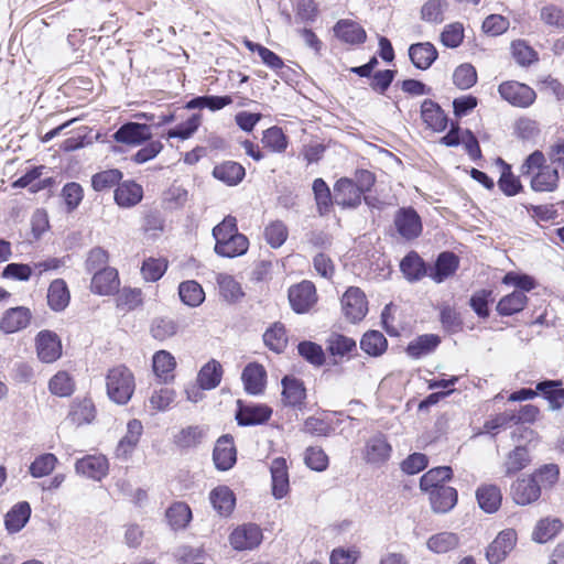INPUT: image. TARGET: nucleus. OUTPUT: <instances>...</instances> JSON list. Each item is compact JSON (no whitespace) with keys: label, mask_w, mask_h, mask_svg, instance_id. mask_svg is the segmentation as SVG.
I'll return each mask as SVG.
<instances>
[{"label":"nucleus","mask_w":564,"mask_h":564,"mask_svg":"<svg viewBox=\"0 0 564 564\" xmlns=\"http://www.w3.org/2000/svg\"><path fill=\"white\" fill-rule=\"evenodd\" d=\"M107 395L117 404H127L134 392L135 381L132 371L119 365L108 370L106 376Z\"/></svg>","instance_id":"nucleus-1"},{"label":"nucleus","mask_w":564,"mask_h":564,"mask_svg":"<svg viewBox=\"0 0 564 564\" xmlns=\"http://www.w3.org/2000/svg\"><path fill=\"white\" fill-rule=\"evenodd\" d=\"M263 540L262 530L254 523H245L229 535V543L236 551H251L257 549Z\"/></svg>","instance_id":"nucleus-2"},{"label":"nucleus","mask_w":564,"mask_h":564,"mask_svg":"<svg viewBox=\"0 0 564 564\" xmlns=\"http://www.w3.org/2000/svg\"><path fill=\"white\" fill-rule=\"evenodd\" d=\"M393 223L398 234L405 240L417 238L423 230L421 217L413 207L398 209Z\"/></svg>","instance_id":"nucleus-3"},{"label":"nucleus","mask_w":564,"mask_h":564,"mask_svg":"<svg viewBox=\"0 0 564 564\" xmlns=\"http://www.w3.org/2000/svg\"><path fill=\"white\" fill-rule=\"evenodd\" d=\"M498 91L502 99L519 108L531 106L536 97L535 91L531 87L513 80L500 84Z\"/></svg>","instance_id":"nucleus-4"},{"label":"nucleus","mask_w":564,"mask_h":564,"mask_svg":"<svg viewBox=\"0 0 564 564\" xmlns=\"http://www.w3.org/2000/svg\"><path fill=\"white\" fill-rule=\"evenodd\" d=\"M517 543V532L513 529H506L498 533L496 539L486 550V558L489 564L501 563L513 550Z\"/></svg>","instance_id":"nucleus-5"},{"label":"nucleus","mask_w":564,"mask_h":564,"mask_svg":"<svg viewBox=\"0 0 564 564\" xmlns=\"http://www.w3.org/2000/svg\"><path fill=\"white\" fill-rule=\"evenodd\" d=\"M345 316L352 323L361 321L368 312V302L365 293L359 289L349 288L341 297Z\"/></svg>","instance_id":"nucleus-6"},{"label":"nucleus","mask_w":564,"mask_h":564,"mask_svg":"<svg viewBox=\"0 0 564 564\" xmlns=\"http://www.w3.org/2000/svg\"><path fill=\"white\" fill-rule=\"evenodd\" d=\"M35 348L39 359L52 364L62 356V343L56 333L41 330L35 337Z\"/></svg>","instance_id":"nucleus-7"},{"label":"nucleus","mask_w":564,"mask_h":564,"mask_svg":"<svg viewBox=\"0 0 564 564\" xmlns=\"http://www.w3.org/2000/svg\"><path fill=\"white\" fill-rule=\"evenodd\" d=\"M289 301L294 312L306 313L317 301L315 285L311 281H302L289 289Z\"/></svg>","instance_id":"nucleus-8"},{"label":"nucleus","mask_w":564,"mask_h":564,"mask_svg":"<svg viewBox=\"0 0 564 564\" xmlns=\"http://www.w3.org/2000/svg\"><path fill=\"white\" fill-rule=\"evenodd\" d=\"M236 420L240 426L260 425L269 421L272 415V409L265 404H245L237 402Z\"/></svg>","instance_id":"nucleus-9"},{"label":"nucleus","mask_w":564,"mask_h":564,"mask_svg":"<svg viewBox=\"0 0 564 564\" xmlns=\"http://www.w3.org/2000/svg\"><path fill=\"white\" fill-rule=\"evenodd\" d=\"M113 139L118 143L127 145H140L151 139L152 132L150 126L139 122H126L115 133Z\"/></svg>","instance_id":"nucleus-10"},{"label":"nucleus","mask_w":564,"mask_h":564,"mask_svg":"<svg viewBox=\"0 0 564 564\" xmlns=\"http://www.w3.org/2000/svg\"><path fill=\"white\" fill-rule=\"evenodd\" d=\"M539 484L529 475L518 478L511 486V496L519 506H527L536 501L541 496Z\"/></svg>","instance_id":"nucleus-11"},{"label":"nucleus","mask_w":564,"mask_h":564,"mask_svg":"<svg viewBox=\"0 0 564 564\" xmlns=\"http://www.w3.org/2000/svg\"><path fill=\"white\" fill-rule=\"evenodd\" d=\"M75 470L77 474L99 481L107 476L109 463L104 455H87L76 460Z\"/></svg>","instance_id":"nucleus-12"},{"label":"nucleus","mask_w":564,"mask_h":564,"mask_svg":"<svg viewBox=\"0 0 564 564\" xmlns=\"http://www.w3.org/2000/svg\"><path fill=\"white\" fill-rule=\"evenodd\" d=\"M215 466L219 470L230 469L237 460V452L234 438L230 435H223L216 442L213 452Z\"/></svg>","instance_id":"nucleus-13"},{"label":"nucleus","mask_w":564,"mask_h":564,"mask_svg":"<svg viewBox=\"0 0 564 564\" xmlns=\"http://www.w3.org/2000/svg\"><path fill=\"white\" fill-rule=\"evenodd\" d=\"M271 489L275 499L284 498L290 490L289 473L286 460L283 457H276L270 466Z\"/></svg>","instance_id":"nucleus-14"},{"label":"nucleus","mask_w":564,"mask_h":564,"mask_svg":"<svg viewBox=\"0 0 564 564\" xmlns=\"http://www.w3.org/2000/svg\"><path fill=\"white\" fill-rule=\"evenodd\" d=\"M335 202L343 207L355 208L360 205L364 194L355 185L354 180L343 177L334 185Z\"/></svg>","instance_id":"nucleus-15"},{"label":"nucleus","mask_w":564,"mask_h":564,"mask_svg":"<svg viewBox=\"0 0 564 564\" xmlns=\"http://www.w3.org/2000/svg\"><path fill=\"white\" fill-rule=\"evenodd\" d=\"M31 311L25 306H17L4 312L0 321V329L6 334L19 332L31 322Z\"/></svg>","instance_id":"nucleus-16"},{"label":"nucleus","mask_w":564,"mask_h":564,"mask_svg":"<svg viewBox=\"0 0 564 564\" xmlns=\"http://www.w3.org/2000/svg\"><path fill=\"white\" fill-rule=\"evenodd\" d=\"M281 383L283 388L282 402L288 406L300 408L306 398L303 381L292 376H285Z\"/></svg>","instance_id":"nucleus-17"},{"label":"nucleus","mask_w":564,"mask_h":564,"mask_svg":"<svg viewBox=\"0 0 564 564\" xmlns=\"http://www.w3.org/2000/svg\"><path fill=\"white\" fill-rule=\"evenodd\" d=\"M458 264L459 259L455 253L444 251L438 254L434 268L430 270L429 276L436 283H442L456 272Z\"/></svg>","instance_id":"nucleus-18"},{"label":"nucleus","mask_w":564,"mask_h":564,"mask_svg":"<svg viewBox=\"0 0 564 564\" xmlns=\"http://www.w3.org/2000/svg\"><path fill=\"white\" fill-rule=\"evenodd\" d=\"M118 288L119 278L116 269L108 267L94 273L90 285L94 293L109 295L116 292Z\"/></svg>","instance_id":"nucleus-19"},{"label":"nucleus","mask_w":564,"mask_h":564,"mask_svg":"<svg viewBox=\"0 0 564 564\" xmlns=\"http://www.w3.org/2000/svg\"><path fill=\"white\" fill-rule=\"evenodd\" d=\"M431 507L436 513H446L457 503V491L449 486H442L429 491Z\"/></svg>","instance_id":"nucleus-20"},{"label":"nucleus","mask_w":564,"mask_h":564,"mask_svg":"<svg viewBox=\"0 0 564 564\" xmlns=\"http://www.w3.org/2000/svg\"><path fill=\"white\" fill-rule=\"evenodd\" d=\"M335 35L347 44H362L366 41L367 34L364 28L352 21L343 19L334 25Z\"/></svg>","instance_id":"nucleus-21"},{"label":"nucleus","mask_w":564,"mask_h":564,"mask_svg":"<svg viewBox=\"0 0 564 564\" xmlns=\"http://www.w3.org/2000/svg\"><path fill=\"white\" fill-rule=\"evenodd\" d=\"M265 369L259 364H249L246 366L241 375L245 390L249 394L253 395H258L263 392L265 387Z\"/></svg>","instance_id":"nucleus-22"},{"label":"nucleus","mask_w":564,"mask_h":564,"mask_svg":"<svg viewBox=\"0 0 564 564\" xmlns=\"http://www.w3.org/2000/svg\"><path fill=\"white\" fill-rule=\"evenodd\" d=\"M437 56V50L430 42L415 43L409 47L411 62L416 68L422 70L430 68Z\"/></svg>","instance_id":"nucleus-23"},{"label":"nucleus","mask_w":564,"mask_h":564,"mask_svg":"<svg viewBox=\"0 0 564 564\" xmlns=\"http://www.w3.org/2000/svg\"><path fill=\"white\" fill-rule=\"evenodd\" d=\"M391 445L382 434L372 436L366 444L365 459L370 464H382L391 455Z\"/></svg>","instance_id":"nucleus-24"},{"label":"nucleus","mask_w":564,"mask_h":564,"mask_svg":"<svg viewBox=\"0 0 564 564\" xmlns=\"http://www.w3.org/2000/svg\"><path fill=\"white\" fill-rule=\"evenodd\" d=\"M249 248V240L242 234L234 235L215 243V252L225 258H236L245 254Z\"/></svg>","instance_id":"nucleus-25"},{"label":"nucleus","mask_w":564,"mask_h":564,"mask_svg":"<svg viewBox=\"0 0 564 564\" xmlns=\"http://www.w3.org/2000/svg\"><path fill=\"white\" fill-rule=\"evenodd\" d=\"M143 188L133 181L120 183L115 191V202L124 208L133 207L142 200Z\"/></svg>","instance_id":"nucleus-26"},{"label":"nucleus","mask_w":564,"mask_h":564,"mask_svg":"<svg viewBox=\"0 0 564 564\" xmlns=\"http://www.w3.org/2000/svg\"><path fill=\"white\" fill-rule=\"evenodd\" d=\"M421 117L426 126L434 131H443L447 127V117L438 104L425 99L421 106Z\"/></svg>","instance_id":"nucleus-27"},{"label":"nucleus","mask_w":564,"mask_h":564,"mask_svg":"<svg viewBox=\"0 0 564 564\" xmlns=\"http://www.w3.org/2000/svg\"><path fill=\"white\" fill-rule=\"evenodd\" d=\"M400 270L409 282L420 281L429 275L424 260L415 252H409L400 262Z\"/></svg>","instance_id":"nucleus-28"},{"label":"nucleus","mask_w":564,"mask_h":564,"mask_svg":"<svg viewBox=\"0 0 564 564\" xmlns=\"http://www.w3.org/2000/svg\"><path fill=\"white\" fill-rule=\"evenodd\" d=\"M441 344V337L436 334H424L409 343L406 354L413 359H420L432 354Z\"/></svg>","instance_id":"nucleus-29"},{"label":"nucleus","mask_w":564,"mask_h":564,"mask_svg":"<svg viewBox=\"0 0 564 564\" xmlns=\"http://www.w3.org/2000/svg\"><path fill=\"white\" fill-rule=\"evenodd\" d=\"M142 432V423L137 419L130 420L127 424V433L116 448V455L118 457H128L138 445Z\"/></svg>","instance_id":"nucleus-30"},{"label":"nucleus","mask_w":564,"mask_h":564,"mask_svg":"<svg viewBox=\"0 0 564 564\" xmlns=\"http://www.w3.org/2000/svg\"><path fill=\"white\" fill-rule=\"evenodd\" d=\"M70 300V294L67 284L62 279H56L51 282L47 290V304L51 310L55 312L64 311Z\"/></svg>","instance_id":"nucleus-31"},{"label":"nucleus","mask_w":564,"mask_h":564,"mask_svg":"<svg viewBox=\"0 0 564 564\" xmlns=\"http://www.w3.org/2000/svg\"><path fill=\"white\" fill-rule=\"evenodd\" d=\"M541 393L547 401L550 409L560 410L564 403V388L561 380H543L536 383V393Z\"/></svg>","instance_id":"nucleus-32"},{"label":"nucleus","mask_w":564,"mask_h":564,"mask_svg":"<svg viewBox=\"0 0 564 564\" xmlns=\"http://www.w3.org/2000/svg\"><path fill=\"white\" fill-rule=\"evenodd\" d=\"M152 367L155 376L167 383L174 379L173 371L176 367L174 356L167 350H159L153 355Z\"/></svg>","instance_id":"nucleus-33"},{"label":"nucleus","mask_w":564,"mask_h":564,"mask_svg":"<svg viewBox=\"0 0 564 564\" xmlns=\"http://www.w3.org/2000/svg\"><path fill=\"white\" fill-rule=\"evenodd\" d=\"M209 500L213 508L220 516H229L236 505V497L227 486H218L209 494Z\"/></svg>","instance_id":"nucleus-34"},{"label":"nucleus","mask_w":564,"mask_h":564,"mask_svg":"<svg viewBox=\"0 0 564 564\" xmlns=\"http://www.w3.org/2000/svg\"><path fill=\"white\" fill-rule=\"evenodd\" d=\"M479 507L487 513L496 512L502 500L500 488L496 485H482L476 491Z\"/></svg>","instance_id":"nucleus-35"},{"label":"nucleus","mask_w":564,"mask_h":564,"mask_svg":"<svg viewBox=\"0 0 564 564\" xmlns=\"http://www.w3.org/2000/svg\"><path fill=\"white\" fill-rule=\"evenodd\" d=\"M207 435V427L203 425H189L182 429L174 436V444L181 449L198 446Z\"/></svg>","instance_id":"nucleus-36"},{"label":"nucleus","mask_w":564,"mask_h":564,"mask_svg":"<svg viewBox=\"0 0 564 564\" xmlns=\"http://www.w3.org/2000/svg\"><path fill=\"white\" fill-rule=\"evenodd\" d=\"M31 516V507L26 501L19 502L6 514L4 524L10 533L22 530Z\"/></svg>","instance_id":"nucleus-37"},{"label":"nucleus","mask_w":564,"mask_h":564,"mask_svg":"<svg viewBox=\"0 0 564 564\" xmlns=\"http://www.w3.org/2000/svg\"><path fill=\"white\" fill-rule=\"evenodd\" d=\"M245 167L241 164L232 161H227L216 165L213 170V175L215 178L230 186L240 183L245 177Z\"/></svg>","instance_id":"nucleus-38"},{"label":"nucleus","mask_w":564,"mask_h":564,"mask_svg":"<svg viewBox=\"0 0 564 564\" xmlns=\"http://www.w3.org/2000/svg\"><path fill=\"white\" fill-rule=\"evenodd\" d=\"M529 449L525 446H517L508 453L503 462L506 476H512L524 469L531 463Z\"/></svg>","instance_id":"nucleus-39"},{"label":"nucleus","mask_w":564,"mask_h":564,"mask_svg":"<svg viewBox=\"0 0 564 564\" xmlns=\"http://www.w3.org/2000/svg\"><path fill=\"white\" fill-rule=\"evenodd\" d=\"M558 184V171L550 165L542 167L531 178V187L535 192H553Z\"/></svg>","instance_id":"nucleus-40"},{"label":"nucleus","mask_w":564,"mask_h":564,"mask_svg":"<svg viewBox=\"0 0 564 564\" xmlns=\"http://www.w3.org/2000/svg\"><path fill=\"white\" fill-rule=\"evenodd\" d=\"M453 470L448 466H440L426 471L420 479V488L424 492L432 491L438 487L445 486L444 482L451 479Z\"/></svg>","instance_id":"nucleus-41"},{"label":"nucleus","mask_w":564,"mask_h":564,"mask_svg":"<svg viewBox=\"0 0 564 564\" xmlns=\"http://www.w3.org/2000/svg\"><path fill=\"white\" fill-rule=\"evenodd\" d=\"M216 282L218 284L220 295L228 303H236L245 295L240 283L230 274L218 273Z\"/></svg>","instance_id":"nucleus-42"},{"label":"nucleus","mask_w":564,"mask_h":564,"mask_svg":"<svg viewBox=\"0 0 564 564\" xmlns=\"http://www.w3.org/2000/svg\"><path fill=\"white\" fill-rule=\"evenodd\" d=\"M528 303V297L522 291H513L503 296L497 304V312L501 316H511L521 312Z\"/></svg>","instance_id":"nucleus-43"},{"label":"nucleus","mask_w":564,"mask_h":564,"mask_svg":"<svg viewBox=\"0 0 564 564\" xmlns=\"http://www.w3.org/2000/svg\"><path fill=\"white\" fill-rule=\"evenodd\" d=\"M165 516L170 527L173 530H180L186 528V525L189 523L192 519V511L188 505L178 501L174 502L166 510Z\"/></svg>","instance_id":"nucleus-44"},{"label":"nucleus","mask_w":564,"mask_h":564,"mask_svg":"<svg viewBox=\"0 0 564 564\" xmlns=\"http://www.w3.org/2000/svg\"><path fill=\"white\" fill-rule=\"evenodd\" d=\"M221 373V365L216 360H212L198 372L197 382L203 390L214 389L220 383Z\"/></svg>","instance_id":"nucleus-45"},{"label":"nucleus","mask_w":564,"mask_h":564,"mask_svg":"<svg viewBox=\"0 0 564 564\" xmlns=\"http://www.w3.org/2000/svg\"><path fill=\"white\" fill-rule=\"evenodd\" d=\"M458 545L459 538L453 532H441L434 534L426 542L427 549L437 554L447 553L455 550Z\"/></svg>","instance_id":"nucleus-46"},{"label":"nucleus","mask_w":564,"mask_h":564,"mask_svg":"<svg viewBox=\"0 0 564 564\" xmlns=\"http://www.w3.org/2000/svg\"><path fill=\"white\" fill-rule=\"evenodd\" d=\"M562 529V522L557 518L541 519L532 533V539L538 543H545L553 539Z\"/></svg>","instance_id":"nucleus-47"},{"label":"nucleus","mask_w":564,"mask_h":564,"mask_svg":"<svg viewBox=\"0 0 564 564\" xmlns=\"http://www.w3.org/2000/svg\"><path fill=\"white\" fill-rule=\"evenodd\" d=\"M387 346L388 341L379 330L367 332L360 340V348L369 356L377 357L382 355Z\"/></svg>","instance_id":"nucleus-48"},{"label":"nucleus","mask_w":564,"mask_h":564,"mask_svg":"<svg viewBox=\"0 0 564 564\" xmlns=\"http://www.w3.org/2000/svg\"><path fill=\"white\" fill-rule=\"evenodd\" d=\"M178 295L181 301L192 307H196L205 300V293L200 284L189 280L182 282L178 286Z\"/></svg>","instance_id":"nucleus-49"},{"label":"nucleus","mask_w":564,"mask_h":564,"mask_svg":"<svg viewBox=\"0 0 564 564\" xmlns=\"http://www.w3.org/2000/svg\"><path fill=\"white\" fill-rule=\"evenodd\" d=\"M180 325L170 317H156L150 326L151 336L156 340H165L177 334Z\"/></svg>","instance_id":"nucleus-50"},{"label":"nucleus","mask_w":564,"mask_h":564,"mask_svg":"<svg viewBox=\"0 0 564 564\" xmlns=\"http://www.w3.org/2000/svg\"><path fill=\"white\" fill-rule=\"evenodd\" d=\"M67 417L72 424L77 426L90 423L95 417V406L90 400L75 402L72 404Z\"/></svg>","instance_id":"nucleus-51"},{"label":"nucleus","mask_w":564,"mask_h":564,"mask_svg":"<svg viewBox=\"0 0 564 564\" xmlns=\"http://www.w3.org/2000/svg\"><path fill=\"white\" fill-rule=\"evenodd\" d=\"M327 349L332 356L345 357L356 351V341L341 334H332L327 340Z\"/></svg>","instance_id":"nucleus-52"},{"label":"nucleus","mask_w":564,"mask_h":564,"mask_svg":"<svg viewBox=\"0 0 564 564\" xmlns=\"http://www.w3.org/2000/svg\"><path fill=\"white\" fill-rule=\"evenodd\" d=\"M313 193L316 200L318 214L322 216L326 215L333 205V198L330 189L323 178L314 180Z\"/></svg>","instance_id":"nucleus-53"},{"label":"nucleus","mask_w":564,"mask_h":564,"mask_svg":"<svg viewBox=\"0 0 564 564\" xmlns=\"http://www.w3.org/2000/svg\"><path fill=\"white\" fill-rule=\"evenodd\" d=\"M263 341L271 350L281 352L288 344L285 328L282 324L275 323L263 334Z\"/></svg>","instance_id":"nucleus-54"},{"label":"nucleus","mask_w":564,"mask_h":564,"mask_svg":"<svg viewBox=\"0 0 564 564\" xmlns=\"http://www.w3.org/2000/svg\"><path fill=\"white\" fill-rule=\"evenodd\" d=\"M48 389L57 397H69L75 390V383L68 372L58 371L51 378Z\"/></svg>","instance_id":"nucleus-55"},{"label":"nucleus","mask_w":564,"mask_h":564,"mask_svg":"<svg viewBox=\"0 0 564 564\" xmlns=\"http://www.w3.org/2000/svg\"><path fill=\"white\" fill-rule=\"evenodd\" d=\"M531 476L539 484L540 490L552 488L558 480L560 469L555 464H546L536 469Z\"/></svg>","instance_id":"nucleus-56"},{"label":"nucleus","mask_w":564,"mask_h":564,"mask_svg":"<svg viewBox=\"0 0 564 564\" xmlns=\"http://www.w3.org/2000/svg\"><path fill=\"white\" fill-rule=\"evenodd\" d=\"M121 178L122 173L117 169L101 171L91 177V186L95 191L102 192L119 185Z\"/></svg>","instance_id":"nucleus-57"},{"label":"nucleus","mask_w":564,"mask_h":564,"mask_svg":"<svg viewBox=\"0 0 564 564\" xmlns=\"http://www.w3.org/2000/svg\"><path fill=\"white\" fill-rule=\"evenodd\" d=\"M56 464L57 457L54 454H42L30 465V474L34 478H42L50 475L54 470Z\"/></svg>","instance_id":"nucleus-58"},{"label":"nucleus","mask_w":564,"mask_h":564,"mask_svg":"<svg viewBox=\"0 0 564 564\" xmlns=\"http://www.w3.org/2000/svg\"><path fill=\"white\" fill-rule=\"evenodd\" d=\"M477 82V72L471 64L459 65L453 74V83L459 89H468Z\"/></svg>","instance_id":"nucleus-59"},{"label":"nucleus","mask_w":564,"mask_h":564,"mask_svg":"<svg viewBox=\"0 0 564 564\" xmlns=\"http://www.w3.org/2000/svg\"><path fill=\"white\" fill-rule=\"evenodd\" d=\"M288 235V228L281 220L272 221L264 228L265 240L274 249L280 248L285 242Z\"/></svg>","instance_id":"nucleus-60"},{"label":"nucleus","mask_w":564,"mask_h":564,"mask_svg":"<svg viewBox=\"0 0 564 564\" xmlns=\"http://www.w3.org/2000/svg\"><path fill=\"white\" fill-rule=\"evenodd\" d=\"M297 351L301 357H303L306 361L312 364L313 366L319 367L325 361V354L323 348L313 341H301L297 345Z\"/></svg>","instance_id":"nucleus-61"},{"label":"nucleus","mask_w":564,"mask_h":564,"mask_svg":"<svg viewBox=\"0 0 564 564\" xmlns=\"http://www.w3.org/2000/svg\"><path fill=\"white\" fill-rule=\"evenodd\" d=\"M202 122V117L198 113L192 115L185 122L177 124L175 128L170 129L167 132V138H178L181 140H186L191 138L194 132L198 129Z\"/></svg>","instance_id":"nucleus-62"},{"label":"nucleus","mask_w":564,"mask_h":564,"mask_svg":"<svg viewBox=\"0 0 564 564\" xmlns=\"http://www.w3.org/2000/svg\"><path fill=\"white\" fill-rule=\"evenodd\" d=\"M262 143L273 152H283L288 147V140L282 129L271 127L263 132Z\"/></svg>","instance_id":"nucleus-63"},{"label":"nucleus","mask_w":564,"mask_h":564,"mask_svg":"<svg viewBox=\"0 0 564 564\" xmlns=\"http://www.w3.org/2000/svg\"><path fill=\"white\" fill-rule=\"evenodd\" d=\"M540 19L551 28L564 29V10L553 3L546 4L540 10Z\"/></svg>","instance_id":"nucleus-64"}]
</instances>
